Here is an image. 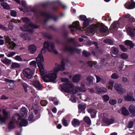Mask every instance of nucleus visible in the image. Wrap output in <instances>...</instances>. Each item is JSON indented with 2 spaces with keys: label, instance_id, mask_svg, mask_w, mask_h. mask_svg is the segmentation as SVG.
Instances as JSON below:
<instances>
[{
  "label": "nucleus",
  "instance_id": "nucleus-1",
  "mask_svg": "<svg viewBox=\"0 0 135 135\" xmlns=\"http://www.w3.org/2000/svg\"><path fill=\"white\" fill-rule=\"evenodd\" d=\"M65 64L63 60L60 65H58L49 71H47L42 78L45 82H52L55 81L57 78V74L59 71H63L65 68Z\"/></svg>",
  "mask_w": 135,
  "mask_h": 135
},
{
  "label": "nucleus",
  "instance_id": "nucleus-2",
  "mask_svg": "<svg viewBox=\"0 0 135 135\" xmlns=\"http://www.w3.org/2000/svg\"><path fill=\"white\" fill-rule=\"evenodd\" d=\"M22 20L24 22L26 23L23 27H20V29L23 31H27L30 33L33 32L34 30L33 28H36L38 27L32 23H30V20L27 17L22 18Z\"/></svg>",
  "mask_w": 135,
  "mask_h": 135
},
{
  "label": "nucleus",
  "instance_id": "nucleus-3",
  "mask_svg": "<svg viewBox=\"0 0 135 135\" xmlns=\"http://www.w3.org/2000/svg\"><path fill=\"white\" fill-rule=\"evenodd\" d=\"M61 81L64 83L61 86L62 89L65 92L70 93L74 87L73 85L69 81L67 78H63L61 79Z\"/></svg>",
  "mask_w": 135,
  "mask_h": 135
},
{
  "label": "nucleus",
  "instance_id": "nucleus-4",
  "mask_svg": "<svg viewBox=\"0 0 135 135\" xmlns=\"http://www.w3.org/2000/svg\"><path fill=\"white\" fill-rule=\"evenodd\" d=\"M46 49L50 52L56 54L57 53V51L56 50L54 46L53 43L45 42H44V48L41 50V52L45 53L46 51Z\"/></svg>",
  "mask_w": 135,
  "mask_h": 135
},
{
  "label": "nucleus",
  "instance_id": "nucleus-5",
  "mask_svg": "<svg viewBox=\"0 0 135 135\" xmlns=\"http://www.w3.org/2000/svg\"><path fill=\"white\" fill-rule=\"evenodd\" d=\"M107 30V27L101 24L97 23L95 24H93V32H100L101 33H103L105 32Z\"/></svg>",
  "mask_w": 135,
  "mask_h": 135
},
{
  "label": "nucleus",
  "instance_id": "nucleus-6",
  "mask_svg": "<svg viewBox=\"0 0 135 135\" xmlns=\"http://www.w3.org/2000/svg\"><path fill=\"white\" fill-rule=\"evenodd\" d=\"M101 115L102 118L103 122L108 125H110L112 124L115 120L114 118H112L109 119L107 118L108 115L106 113L102 114Z\"/></svg>",
  "mask_w": 135,
  "mask_h": 135
},
{
  "label": "nucleus",
  "instance_id": "nucleus-7",
  "mask_svg": "<svg viewBox=\"0 0 135 135\" xmlns=\"http://www.w3.org/2000/svg\"><path fill=\"white\" fill-rule=\"evenodd\" d=\"M14 116L18 119L20 126H26L28 124L27 120L23 119H21V120H20L22 118L19 113H15L14 114Z\"/></svg>",
  "mask_w": 135,
  "mask_h": 135
},
{
  "label": "nucleus",
  "instance_id": "nucleus-8",
  "mask_svg": "<svg viewBox=\"0 0 135 135\" xmlns=\"http://www.w3.org/2000/svg\"><path fill=\"white\" fill-rule=\"evenodd\" d=\"M23 74L25 77L28 79H31L33 75V72L30 69L27 68L23 71Z\"/></svg>",
  "mask_w": 135,
  "mask_h": 135
},
{
  "label": "nucleus",
  "instance_id": "nucleus-9",
  "mask_svg": "<svg viewBox=\"0 0 135 135\" xmlns=\"http://www.w3.org/2000/svg\"><path fill=\"white\" fill-rule=\"evenodd\" d=\"M3 116L0 115V121L2 123H4L6 120L8 118V114L7 112L4 109L3 110Z\"/></svg>",
  "mask_w": 135,
  "mask_h": 135
},
{
  "label": "nucleus",
  "instance_id": "nucleus-10",
  "mask_svg": "<svg viewBox=\"0 0 135 135\" xmlns=\"http://www.w3.org/2000/svg\"><path fill=\"white\" fill-rule=\"evenodd\" d=\"M37 65L39 70L40 75L41 76L42 78V76L44 75L47 71H46V70L42 63L41 64L39 63Z\"/></svg>",
  "mask_w": 135,
  "mask_h": 135
},
{
  "label": "nucleus",
  "instance_id": "nucleus-11",
  "mask_svg": "<svg viewBox=\"0 0 135 135\" xmlns=\"http://www.w3.org/2000/svg\"><path fill=\"white\" fill-rule=\"evenodd\" d=\"M133 93L130 92L128 93L126 95H124L123 98L126 101H135V99L133 97Z\"/></svg>",
  "mask_w": 135,
  "mask_h": 135
},
{
  "label": "nucleus",
  "instance_id": "nucleus-12",
  "mask_svg": "<svg viewBox=\"0 0 135 135\" xmlns=\"http://www.w3.org/2000/svg\"><path fill=\"white\" fill-rule=\"evenodd\" d=\"M69 28H71V31H74V28H75L77 30H79L80 27L79 25V23L78 21H76L74 22L72 25H70L69 26Z\"/></svg>",
  "mask_w": 135,
  "mask_h": 135
},
{
  "label": "nucleus",
  "instance_id": "nucleus-13",
  "mask_svg": "<svg viewBox=\"0 0 135 135\" xmlns=\"http://www.w3.org/2000/svg\"><path fill=\"white\" fill-rule=\"evenodd\" d=\"M65 50L70 52L71 53L77 52L78 53H79L81 52V50L80 49L73 47H69L68 46L66 47Z\"/></svg>",
  "mask_w": 135,
  "mask_h": 135
},
{
  "label": "nucleus",
  "instance_id": "nucleus-14",
  "mask_svg": "<svg viewBox=\"0 0 135 135\" xmlns=\"http://www.w3.org/2000/svg\"><path fill=\"white\" fill-rule=\"evenodd\" d=\"M125 7L127 9H132L135 8V2H128L124 4Z\"/></svg>",
  "mask_w": 135,
  "mask_h": 135
},
{
  "label": "nucleus",
  "instance_id": "nucleus-15",
  "mask_svg": "<svg viewBox=\"0 0 135 135\" xmlns=\"http://www.w3.org/2000/svg\"><path fill=\"white\" fill-rule=\"evenodd\" d=\"M107 90V89L105 88H99L96 86L95 89V92L97 94H102L105 93Z\"/></svg>",
  "mask_w": 135,
  "mask_h": 135
},
{
  "label": "nucleus",
  "instance_id": "nucleus-16",
  "mask_svg": "<svg viewBox=\"0 0 135 135\" xmlns=\"http://www.w3.org/2000/svg\"><path fill=\"white\" fill-rule=\"evenodd\" d=\"M32 84L37 90H40L42 89V86L40 83L38 81L35 80L33 81Z\"/></svg>",
  "mask_w": 135,
  "mask_h": 135
},
{
  "label": "nucleus",
  "instance_id": "nucleus-17",
  "mask_svg": "<svg viewBox=\"0 0 135 135\" xmlns=\"http://www.w3.org/2000/svg\"><path fill=\"white\" fill-rule=\"evenodd\" d=\"M29 52L31 54H34L37 50L36 47L34 45H31L28 47Z\"/></svg>",
  "mask_w": 135,
  "mask_h": 135
},
{
  "label": "nucleus",
  "instance_id": "nucleus-18",
  "mask_svg": "<svg viewBox=\"0 0 135 135\" xmlns=\"http://www.w3.org/2000/svg\"><path fill=\"white\" fill-rule=\"evenodd\" d=\"M37 64H42L44 61V58L42 54H39L38 57L36 58Z\"/></svg>",
  "mask_w": 135,
  "mask_h": 135
},
{
  "label": "nucleus",
  "instance_id": "nucleus-19",
  "mask_svg": "<svg viewBox=\"0 0 135 135\" xmlns=\"http://www.w3.org/2000/svg\"><path fill=\"white\" fill-rule=\"evenodd\" d=\"M93 45L95 46L96 48L97 49L96 51L94 53V55L96 56H98L102 54V52L98 49V46L97 43L93 42Z\"/></svg>",
  "mask_w": 135,
  "mask_h": 135
},
{
  "label": "nucleus",
  "instance_id": "nucleus-20",
  "mask_svg": "<svg viewBox=\"0 0 135 135\" xmlns=\"http://www.w3.org/2000/svg\"><path fill=\"white\" fill-rule=\"evenodd\" d=\"M28 112V110L25 107L22 108L20 111V113L21 114L23 117L26 116Z\"/></svg>",
  "mask_w": 135,
  "mask_h": 135
},
{
  "label": "nucleus",
  "instance_id": "nucleus-21",
  "mask_svg": "<svg viewBox=\"0 0 135 135\" xmlns=\"http://www.w3.org/2000/svg\"><path fill=\"white\" fill-rule=\"evenodd\" d=\"M127 32L130 36L133 37L134 36L135 30L134 29L128 27L127 29Z\"/></svg>",
  "mask_w": 135,
  "mask_h": 135
},
{
  "label": "nucleus",
  "instance_id": "nucleus-22",
  "mask_svg": "<svg viewBox=\"0 0 135 135\" xmlns=\"http://www.w3.org/2000/svg\"><path fill=\"white\" fill-rule=\"evenodd\" d=\"M71 123L75 127L79 126L80 122L79 120L76 119H74L72 121Z\"/></svg>",
  "mask_w": 135,
  "mask_h": 135
},
{
  "label": "nucleus",
  "instance_id": "nucleus-23",
  "mask_svg": "<svg viewBox=\"0 0 135 135\" xmlns=\"http://www.w3.org/2000/svg\"><path fill=\"white\" fill-rule=\"evenodd\" d=\"M129 110L130 112L133 114V115H135V106L133 105H131L129 108Z\"/></svg>",
  "mask_w": 135,
  "mask_h": 135
},
{
  "label": "nucleus",
  "instance_id": "nucleus-24",
  "mask_svg": "<svg viewBox=\"0 0 135 135\" xmlns=\"http://www.w3.org/2000/svg\"><path fill=\"white\" fill-rule=\"evenodd\" d=\"M80 75L77 74L75 75L73 78V80L74 82L77 83L80 79Z\"/></svg>",
  "mask_w": 135,
  "mask_h": 135
},
{
  "label": "nucleus",
  "instance_id": "nucleus-25",
  "mask_svg": "<svg viewBox=\"0 0 135 135\" xmlns=\"http://www.w3.org/2000/svg\"><path fill=\"white\" fill-rule=\"evenodd\" d=\"M93 77L92 76H89L88 77L87 79V81L86 84L87 85H90L92 83V79Z\"/></svg>",
  "mask_w": 135,
  "mask_h": 135
},
{
  "label": "nucleus",
  "instance_id": "nucleus-26",
  "mask_svg": "<svg viewBox=\"0 0 135 135\" xmlns=\"http://www.w3.org/2000/svg\"><path fill=\"white\" fill-rule=\"evenodd\" d=\"M28 120L30 122H32L35 120V119L34 118L33 114L32 113H31L29 115L28 118Z\"/></svg>",
  "mask_w": 135,
  "mask_h": 135
},
{
  "label": "nucleus",
  "instance_id": "nucleus-27",
  "mask_svg": "<svg viewBox=\"0 0 135 135\" xmlns=\"http://www.w3.org/2000/svg\"><path fill=\"white\" fill-rule=\"evenodd\" d=\"M15 123L13 120L10 121L8 124V127L9 129H12L15 128Z\"/></svg>",
  "mask_w": 135,
  "mask_h": 135
},
{
  "label": "nucleus",
  "instance_id": "nucleus-28",
  "mask_svg": "<svg viewBox=\"0 0 135 135\" xmlns=\"http://www.w3.org/2000/svg\"><path fill=\"white\" fill-rule=\"evenodd\" d=\"M122 114L125 116L128 115L129 114V112L125 107H123L122 109Z\"/></svg>",
  "mask_w": 135,
  "mask_h": 135
},
{
  "label": "nucleus",
  "instance_id": "nucleus-29",
  "mask_svg": "<svg viewBox=\"0 0 135 135\" xmlns=\"http://www.w3.org/2000/svg\"><path fill=\"white\" fill-rule=\"evenodd\" d=\"M1 6L3 7V8L4 9H10V7L9 6L8 4L4 2H2L1 3Z\"/></svg>",
  "mask_w": 135,
  "mask_h": 135
},
{
  "label": "nucleus",
  "instance_id": "nucleus-30",
  "mask_svg": "<svg viewBox=\"0 0 135 135\" xmlns=\"http://www.w3.org/2000/svg\"><path fill=\"white\" fill-rule=\"evenodd\" d=\"M125 43L126 45L129 46L131 47H133L134 45V44L130 40H127L125 41Z\"/></svg>",
  "mask_w": 135,
  "mask_h": 135
},
{
  "label": "nucleus",
  "instance_id": "nucleus-31",
  "mask_svg": "<svg viewBox=\"0 0 135 135\" xmlns=\"http://www.w3.org/2000/svg\"><path fill=\"white\" fill-rule=\"evenodd\" d=\"M2 62L6 65H9L10 64L11 61L8 59L5 58L1 60Z\"/></svg>",
  "mask_w": 135,
  "mask_h": 135
},
{
  "label": "nucleus",
  "instance_id": "nucleus-32",
  "mask_svg": "<svg viewBox=\"0 0 135 135\" xmlns=\"http://www.w3.org/2000/svg\"><path fill=\"white\" fill-rule=\"evenodd\" d=\"M104 42L105 43H107L110 45H113L114 42L113 41L109 39H107L104 40Z\"/></svg>",
  "mask_w": 135,
  "mask_h": 135
},
{
  "label": "nucleus",
  "instance_id": "nucleus-33",
  "mask_svg": "<svg viewBox=\"0 0 135 135\" xmlns=\"http://www.w3.org/2000/svg\"><path fill=\"white\" fill-rule=\"evenodd\" d=\"M20 66V64L17 63L13 62L11 65V67L12 68H18Z\"/></svg>",
  "mask_w": 135,
  "mask_h": 135
},
{
  "label": "nucleus",
  "instance_id": "nucleus-34",
  "mask_svg": "<svg viewBox=\"0 0 135 135\" xmlns=\"http://www.w3.org/2000/svg\"><path fill=\"white\" fill-rule=\"evenodd\" d=\"M112 52L114 55H117L118 53V49L116 47H113L112 48Z\"/></svg>",
  "mask_w": 135,
  "mask_h": 135
},
{
  "label": "nucleus",
  "instance_id": "nucleus-35",
  "mask_svg": "<svg viewBox=\"0 0 135 135\" xmlns=\"http://www.w3.org/2000/svg\"><path fill=\"white\" fill-rule=\"evenodd\" d=\"M121 87V85L120 84L115 83L114 85L115 89L117 92Z\"/></svg>",
  "mask_w": 135,
  "mask_h": 135
},
{
  "label": "nucleus",
  "instance_id": "nucleus-36",
  "mask_svg": "<svg viewBox=\"0 0 135 135\" xmlns=\"http://www.w3.org/2000/svg\"><path fill=\"white\" fill-rule=\"evenodd\" d=\"M84 121L87 123L88 124L90 125L91 124V121L90 119L88 117L86 116L84 118Z\"/></svg>",
  "mask_w": 135,
  "mask_h": 135
},
{
  "label": "nucleus",
  "instance_id": "nucleus-37",
  "mask_svg": "<svg viewBox=\"0 0 135 135\" xmlns=\"http://www.w3.org/2000/svg\"><path fill=\"white\" fill-rule=\"evenodd\" d=\"M90 21L88 19H86L84 21L83 26L84 27H86L89 24Z\"/></svg>",
  "mask_w": 135,
  "mask_h": 135
},
{
  "label": "nucleus",
  "instance_id": "nucleus-38",
  "mask_svg": "<svg viewBox=\"0 0 135 135\" xmlns=\"http://www.w3.org/2000/svg\"><path fill=\"white\" fill-rule=\"evenodd\" d=\"M9 45H8V47H10L11 49H13L15 46V44L13 42L9 43Z\"/></svg>",
  "mask_w": 135,
  "mask_h": 135
},
{
  "label": "nucleus",
  "instance_id": "nucleus-39",
  "mask_svg": "<svg viewBox=\"0 0 135 135\" xmlns=\"http://www.w3.org/2000/svg\"><path fill=\"white\" fill-rule=\"evenodd\" d=\"M126 90L123 88L121 87L117 91V92L118 94H122L125 93L126 92Z\"/></svg>",
  "mask_w": 135,
  "mask_h": 135
},
{
  "label": "nucleus",
  "instance_id": "nucleus-40",
  "mask_svg": "<svg viewBox=\"0 0 135 135\" xmlns=\"http://www.w3.org/2000/svg\"><path fill=\"white\" fill-rule=\"evenodd\" d=\"M118 25V22L117 21H115L113 22L111 25V28L112 29L115 28Z\"/></svg>",
  "mask_w": 135,
  "mask_h": 135
},
{
  "label": "nucleus",
  "instance_id": "nucleus-41",
  "mask_svg": "<svg viewBox=\"0 0 135 135\" xmlns=\"http://www.w3.org/2000/svg\"><path fill=\"white\" fill-rule=\"evenodd\" d=\"M120 57L122 59H126L128 58V55L125 53H123L121 55Z\"/></svg>",
  "mask_w": 135,
  "mask_h": 135
},
{
  "label": "nucleus",
  "instance_id": "nucleus-42",
  "mask_svg": "<svg viewBox=\"0 0 135 135\" xmlns=\"http://www.w3.org/2000/svg\"><path fill=\"white\" fill-rule=\"evenodd\" d=\"M83 55L86 57H89L90 55L89 52L86 51H83Z\"/></svg>",
  "mask_w": 135,
  "mask_h": 135
},
{
  "label": "nucleus",
  "instance_id": "nucleus-43",
  "mask_svg": "<svg viewBox=\"0 0 135 135\" xmlns=\"http://www.w3.org/2000/svg\"><path fill=\"white\" fill-rule=\"evenodd\" d=\"M109 97L107 95H105L102 97V98L103 100L105 102L108 101L109 99Z\"/></svg>",
  "mask_w": 135,
  "mask_h": 135
},
{
  "label": "nucleus",
  "instance_id": "nucleus-44",
  "mask_svg": "<svg viewBox=\"0 0 135 135\" xmlns=\"http://www.w3.org/2000/svg\"><path fill=\"white\" fill-rule=\"evenodd\" d=\"M119 78L118 74L116 73H114L112 74L111 75V78L112 79H117Z\"/></svg>",
  "mask_w": 135,
  "mask_h": 135
},
{
  "label": "nucleus",
  "instance_id": "nucleus-45",
  "mask_svg": "<svg viewBox=\"0 0 135 135\" xmlns=\"http://www.w3.org/2000/svg\"><path fill=\"white\" fill-rule=\"evenodd\" d=\"M86 108L85 105L81 104H79L78 105L79 109L81 110H85Z\"/></svg>",
  "mask_w": 135,
  "mask_h": 135
},
{
  "label": "nucleus",
  "instance_id": "nucleus-46",
  "mask_svg": "<svg viewBox=\"0 0 135 135\" xmlns=\"http://www.w3.org/2000/svg\"><path fill=\"white\" fill-rule=\"evenodd\" d=\"M5 38V41L6 43L9 44L12 41H11V39L9 38V37L8 36H4Z\"/></svg>",
  "mask_w": 135,
  "mask_h": 135
},
{
  "label": "nucleus",
  "instance_id": "nucleus-47",
  "mask_svg": "<svg viewBox=\"0 0 135 135\" xmlns=\"http://www.w3.org/2000/svg\"><path fill=\"white\" fill-rule=\"evenodd\" d=\"M30 65L35 68H36V62L35 61H33L31 62L30 63Z\"/></svg>",
  "mask_w": 135,
  "mask_h": 135
},
{
  "label": "nucleus",
  "instance_id": "nucleus-48",
  "mask_svg": "<svg viewBox=\"0 0 135 135\" xmlns=\"http://www.w3.org/2000/svg\"><path fill=\"white\" fill-rule=\"evenodd\" d=\"M62 122L63 125L65 126H67L68 124L67 123V120H65L64 118H63L62 120Z\"/></svg>",
  "mask_w": 135,
  "mask_h": 135
},
{
  "label": "nucleus",
  "instance_id": "nucleus-49",
  "mask_svg": "<svg viewBox=\"0 0 135 135\" xmlns=\"http://www.w3.org/2000/svg\"><path fill=\"white\" fill-rule=\"evenodd\" d=\"M15 53L14 52H11L7 53V56L9 57H11L15 55Z\"/></svg>",
  "mask_w": 135,
  "mask_h": 135
},
{
  "label": "nucleus",
  "instance_id": "nucleus-50",
  "mask_svg": "<svg viewBox=\"0 0 135 135\" xmlns=\"http://www.w3.org/2000/svg\"><path fill=\"white\" fill-rule=\"evenodd\" d=\"M15 59L19 61H22V59L21 57L18 55H17L15 57Z\"/></svg>",
  "mask_w": 135,
  "mask_h": 135
},
{
  "label": "nucleus",
  "instance_id": "nucleus-51",
  "mask_svg": "<svg viewBox=\"0 0 135 135\" xmlns=\"http://www.w3.org/2000/svg\"><path fill=\"white\" fill-rule=\"evenodd\" d=\"M22 86L24 88L25 91L26 92H27V88L28 86L27 85L26 83H23L22 84Z\"/></svg>",
  "mask_w": 135,
  "mask_h": 135
},
{
  "label": "nucleus",
  "instance_id": "nucleus-52",
  "mask_svg": "<svg viewBox=\"0 0 135 135\" xmlns=\"http://www.w3.org/2000/svg\"><path fill=\"white\" fill-rule=\"evenodd\" d=\"M133 123L132 121H129L128 125V127L129 128H131L133 126Z\"/></svg>",
  "mask_w": 135,
  "mask_h": 135
},
{
  "label": "nucleus",
  "instance_id": "nucleus-53",
  "mask_svg": "<svg viewBox=\"0 0 135 135\" xmlns=\"http://www.w3.org/2000/svg\"><path fill=\"white\" fill-rule=\"evenodd\" d=\"M109 86H111V90H112L114 84V82L112 81H110L108 83Z\"/></svg>",
  "mask_w": 135,
  "mask_h": 135
},
{
  "label": "nucleus",
  "instance_id": "nucleus-54",
  "mask_svg": "<svg viewBox=\"0 0 135 135\" xmlns=\"http://www.w3.org/2000/svg\"><path fill=\"white\" fill-rule=\"evenodd\" d=\"M41 105L43 106H45L47 103V101L45 100H42L40 102Z\"/></svg>",
  "mask_w": 135,
  "mask_h": 135
},
{
  "label": "nucleus",
  "instance_id": "nucleus-55",
  "mask_svg": "<svg viewBox=\"0 0 135 135\" xmlns=\"http://www.w3.org/2000/svg\"><path fill=\"white\" fill-rule=\"evenodd\" d=\"M20 36L22 38H24L25 40H27V35L26 34H25L23 33H22L21 34Z\"/></svg>",
  "mask_w": 135,
  "mask_h": 135
},
{
  "label": "nucleus",
  "instance_id": "nucleus-56",
  "mask_svg": "<svg viewBox=\"0 0 135 135\" xmlns=\"http://www.w3.org/2000/svg\"><path fill=\"white\" fill-rule=\"evenodd\" d=\"M0 29L2 30L7 31H8V29L7 28L4 26L0 24Z\"/></svg>",
  "mask_w": 135,
  "mask_h": 135
},
{
  "label": "nucleus",
  "instance_id": "nucleus-57",
  "mask_svg": "<svg viewBox=\"0 0 135 135\" xmlns=\"http://www.w3.org/2000/svg\"><path fill=\"white\" fill-rule=\"evenodd\" d=\"M119 46L122 51L124 52L127 51V49L125 48L124 46L122 45H120Z\"/></svg>",
  "mask_w": 135,
  "mask_h": 135
},
{
  "label": "nucleus",
  "instance_id": "nucleus-58",
  "mask_svg": "<svg viewBox=\"0 0 135 135\" xmlns=\"http://www.w3.org/2000/svg\"><path fill=\"white\" fill-rule=\"evenodd\" d=\"M79 19L82 21H84L87 19L86 18V17L84 15H81L79 17Z\"/></svg>",
  "mask_w": 135,
  "mask_h": 135
},
{
  "label": "nucleus",
  "instance_id": "nucleus-59",
  "mask_svg": "<svg viewBox=\"0 0 135 135\" xmlns=\"http://www.w3.org/2000/svg\"><path fill=\"white\" fill-rule=\"evenodd\" d=\"M87 32L89 33H91L93 32V27L92 26H90L87 30Z\"/></svg>",
  "mask_w": 135,
  "mask_h": 135
},
{
  "label": "nucleus",
  "instance_id": "nucleus-60",
  "mask_svg": "<svg viewBox=\"0 0 135 135\" xmlns=\"http://www.w3.org/2000/svg\"><path fill=\"white\" fill-rule=\"evenodd\" d=\"M11 15L13 17H15L16 16V12L13 10H12L11 12Z\"/></svg>",
  "mask_w": 135,
  "mask_h": 135
},
{
  "label": "nucleus",
  "instance_id": "nucleus-61",
  "mask_svg": "<svg viewBox=\"0 0 135 135\" xmlns=\"http://www.w3.org/2000/svg\"><path fill=\"white\" fill-rule=\"evenodd\" d=\"M4 81L7 82L9 83H14L15 82L14 80L9 79L7 78H5V79Z\"/></svg>",
  "mask_w": 135,
  "mask_h": 135
},
{
  "label": "nucleus",
  "instance_id": "nucleus-62",
  "mask_svg": "<svg viewBox=\"0 0 135 135\" xmlns=\"http://www.w3.org/2000/svg\"><path fill=\"white\" fill-rule=\"evenodd\" d=\"M117 102L116 100H112L109 101V103L112 105H114Z\"/></svg>",
  "mask_w": 135,
  "mask_h": 135
},
{
  "label": "nucleus",
  "instance_id": "nucleus-63",
  "mask_svg": "<svg viewBox=\"0 0 135 135\" xmlns=\"http://www.w3.org/2000/svg\"><path fill=\"white\" fill-rule=\"evenodd\" d=\"M128 81L127 79L125 77H123L122 78V81L123 83H125Z\"/></svg>",
  "mask_w": 135,
  "mask_h": 135
},
{
  "label": "nucleus",
  "instance_id": "nucleus-64",
  "mask_svg": "<svg viewBox=\"0 0 135 135\" xmlns=\"http://www.w3.org/2000/svg\"><path fill=\"white\" fill-rule=\"evenodd\" d=\"M93 62L92 61H89L88 62L87 64L88 66L91 67L93 66Z\"/></svg>",
  "mask_w": 135,
  "mask_h": 135
}]
</instances>
